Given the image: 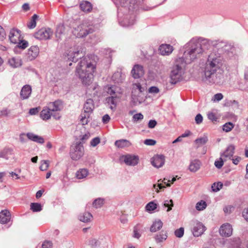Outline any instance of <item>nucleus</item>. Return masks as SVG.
<instances>
[{"label":"nucleus","instance_id":"4c0bfd02","mask_svg":"<svg viewBox=\"0 0 248 248\" xmlns=\"http://www.w3.org/2000/svg\"><path fill=\"white\" fill-rule=\"evenodd\" d=\"M207 203L204 201H201L198 202L196 205V209L198 211H202L206 208Z\"/></svg>","mask_w":248,"mask_h":248},{"label":"nucleus","instance_id":"864d4df0","mask_svg":"<svg viewBox=\"0 0 248 248\" xmlns=\"http://www.w3.org/2000/svg\"><path fill=\"white\" fill-rule=\"evenodd\" d=\"M226 160L224 158H221V156L219 158V160H216L215 162V166L218 169H220L223 165L224 161Z\"/></svg>","mask_w":248,"mask_h":248},{"label":"nucleus","instance_id":"774afa93","mask_svg":"<svg viewBox=\"0 0 248 248\" xmlns=\"http://www.w3.org/2000/svg\"><path fill=\"white\" fill-rule=\"evenodd\" d=\"M159 89L155 86H152V87H150L149 89V92L150 93H159Z\"/></svg>","mask_w":248,"mask_h":248},{"label":"nucleus","instance_id":"f3484780","mask_svg":"<svg viewBox=\"0 0 248 248\" xmlns=\"http://www.w3.org/2000/svg\"><path fill=\"white\" fill-rule=\"evenodd\" d=\"M39 49L37 46H31L28 50L26 54L27 59L29 61L34 60L38 55Z\"/></svg>","mask_w":248,"mask_h":248},{"label":"nucleus","instance_id":"7ed1b4c3","mask_svg":"<svg viewBox=\"0 0 248 248\" xmlns=\"http://www.w3.org/2000/svg\"><path fill=\"white\" fill-rule=\"evenodd\" d=\"M95 68V62L92 59V57H85L78 63L76 68V75L83 84L89 85L92 82L93 74Z\"/></svg>","mask_w":248,"mask_h":248},{"label":"nucleus","instance_id":"9b49d317","mask_svg":"<svg viewBox=\"0 0 248 248\" xmlns=\"http://www.w3.org/2000/svg\"><path fill=\"white\" fill-rule=\"evenodd\" d=\"M205 230L206 228L202 222L198 221L193 222L192 232L195 237L202 235Z\"/></svg>","mask_w":248,"mask_h":248},{"label":"nucleus","instance_id":"39448f33","mask_svg":"<svg viewBox=\"0 0 248 248\" xmlns=\"http://www.w3.org/2000/svg\"><path fill=\"white\" fill-rule=\"evenodd\" d=\"M93 31V26L88 22L84 21L81 24L75 27L72 31V33L76 37L82 38L85 37Z\"/></svg>","mask_w":248,"mask_h":248},{"label":"nucleus","instance_id":"8fccbe9b","mask_svg":"<svg viewBox=\"0 0 248 248\" xmlns=\"http://www.w3.org/2000/svg\"><path fill=\"white\" fill-rule=\"evenodd\" d=\"M184 234V229L183 227H181L178 229H177L174 232L175 235L178 238H181L183 236Z\"/></svg>","mask_w":248,"mask_h":248},{"label":"nucleus","instance_id":"338daca9","mask_svg":"<svg viewBox=\"0 0 248 248\" xmlns=\"http://www.w3.org/2000/svg\"><path fill=\"white\" fill-rule=\"evenodd\" d=\"M165 187L166 186H164L161 183L157 184V185H156V184H154V187L155 189V191L157 193L159 192V189H162L165 188Z\"/></svg>","mask_w":248,"mask_h":248},{"label":"nucleus","instance_id":"a878e982","mask_svg":"<svg viewBox=\"0 0 248 248\" xmlns=\"http://www.w3.org/2000/svg\"><path fill=\"white\" fill-rule=\"evenodd\" d=\"M168 237V233L166 231H162L156 233L154 237L156 243H160L165 241Z\"/></svg>","mask_w":248,"mask_h":248},{"label":"nucleus","instance_id":"c756f323","mask_svg":"<svg viewBox=\"0 0 248 248\" xmlns=\"http://www.w3.org/2000/svg\"><path fill=\"white\" fill-rule=\"evenodd\" d=\"M115 145L118 148H123L130 146L131 144L130 142L126 140H120L115 142Z\"/></svg>","mask_w":248,"mask_h":248},{"label":"nucleus","instance_id":"79ce46f5","mask_svg":"<svg viewBox=\"0 0 248 248\" xmlns=\"http://www.w3.org/2000/svg\"><path fill=\"white\" fill-rule=\"evenodd\" d=\"M112 79L115 82H122V76L121 74L119 72H117L114 73L112 77Z\"/></svg>","mask_w":248,"mask_h":248},{"label":"nucleus","instance_id":"052dcab7","mask_svg":"<svg viewBox=\"0 0 248 248\" xmlns=\"http://www.w3.org/2000/svg\"><path fill=\"white\" fill-rule=\"evenodd\" d=\"M100 142L99 138L96 137L93 138L90 142L91 146L93 147H95Z\"/></svg>","mask_w":248,"mask_h":248},{"label":"nucleus","instance_id":"a211bd4d","mask_svg":"<svg viewBox=\"0 0 248 248\" xmlns=\"http://www.w3.org/2000/svg\"><path fill=\"white\" fill-rule=\"evenodd\" d=\"M124 162L127 165L134 166L138 164L139 157L138 156L127 155L123 157Z\"/></svg>","mask_w":248,"mask_h":248},{"label":"nucleus","instance_id":"9d476101","mask_svg":"<svg viewBox=\"0 0 248 248\" xmlns=\"http://www.w3.org/2000/svg\"><path fill=\"white\" fill-rule=\"evenodd\" d=\"M53 34V31L49 28H42L34 33V37L38 40L50 39Z\"/></svg>","mask_w":248,"mask_h":248},{"label":"nucleus","instance_id":"2eb2a0df","mask_svg":"<svg viewBox=\"0 0 248 248\" xmlns=\"http://www.w3.org/2000/svg\"><path fill=\"white\" fill-rule=\"evenodd\" d=\"M164 162L165 156L162 155H155L152 158V164L157 169L162 167Z\"/></svg>","mask_w":248,"mask_h":248},{"label":"nucleus","instance_id":"6e6d98bb","mask_svg":"<svg viewBox=\"0 0 248 248\" xmlns=\"http://www.w3.org/2000/svg\"><path fill=\"white\" fill-rule=\"evenodd\" d=\"M53 244L51 241L46 240L45 241L42 245V248H52Z\"/></svg>","mask_w":248,"mask_h":248},{"label":"nucleus","instance_id":"72a5a7b5","mask_svg":"<svg viewBox=\"0 0 248 248\" xmlns=\"http://www.w3.org/2000/svg\"><path fill=\"white\" fill-rule=\"evenodd\" d=\"M13 154V150L11 149H5L0 151V157L4 158L6 159H9L11 155Z\"/></svg>","mask_w":248,"mask_h":248},{"label":"nucleus","instance_id":"0eeeda50","mask_svg":"<svg viewBox=\"0 0 248 248\" xmlns=\"http://www.w3.org/2000/svg\"><path fill=\"white\" fill-rule=\"evenodd\" d=\"M118 2L124 7H127L129 12L131 13V15L129 16H127L124 18V20L122 22L121 24L123 26H129L134 24L135 21V15L134 14L135 10L137 9H132V7L130 5H132V4H130L129 1L131 0H118Z\"/></svg>","mask_w":248,"mask_h":248},{"label":"nucleus","instance_id":"4468645a","mask_svg":"<svg viewBox=\"0 0 248 248\" xmlns=\"http://www.w3.org/2000/svg\"><path fill=\"white\" fill-rule=\"evenodd\" d=\"M21 32L17 29H12L9 35L10 42L13 44H16L20 41Z\"/></svg>","mask_w":248,"mask_h":248},{"label":"nucleus","instance_id":"4be33fe9","mask_svg":"<svg viewBox=\"0 0 248 248\" xmlns=\"http://www.w3.org/2000/svg\"><path fill=\"white\" fill-rule=\"evenodd\" d=\"M131 74L134 78H139L144 74L143 67L141 65H135L131 70Z\"/></svg>","mask_w":248,"mask_h":248},{"label":"nucleus","instance_id":"09e8293b","mask_svg":"<svg viewBox=\"0 0 248 248\" xmlns=\"http://www.w3.org/2000/svg\"><path fill=\"white\" fill-rule=\"evenodd\" d=\"M234 127L233 124L232 123H226L223 126V130L225 132H228L230 131Z\"/></svg>","mask_w":248,"mask_h":248},{"label":"nucleus","instance_id":"f8f14e48","mask_svg":"<svg viewBox=\"0 0 248 248\" xmlns=\"http://www.w3.org/2000/svg\"><path fill=\"white\" fill-rule=\"evenodd\" d=\"M223 245L228 248H240L241 241L239 237H233L224 240Z\"/></svg>","mask_w":248,"mask_h":248},{"label":"nucleus","instance_id":"c85d7f7f","mask_svg":"<svg viewBox=\"0 0 248 248\" xmlns=\"http://www.w3.org/2000/svg\"><path fill=\"white\" fill-rule=\"evenodd\" d=\"M76 177L78 179H82L85 178H91L93 177V174L90 171H76Z\"/></svg>","mask_w":248,"mask_h":248},{"label":"nucleus","instance_id":"aec40b11","mask_svg":"<svg viewBox=\"0 0 248 248\" xmlns=\"http://www.w3.org/2000/svg\"><path fill=\"white\" fill-rule=\"evenodd\" d=\"M11 215L10 211L5 209L0 212V223L5 224L8 223L11 220Z\"/></svg>","mask_w":248,"mask_h":248},{"label":"nucleus","instance_id":"4d7b16f0","mask_svg":"<svg viewBox=\"0 0 248 248\" xmlns=\"http://www.w3.org/2000/svg\"><path fill=\"white\" fill-rule=\"evenodd\" d=\"M18 46L22 49H25L28 46V43L27 41L25 40H21L19 41L18 43Z\"/></svg>","mask_w":248,"mask_h":248},{"label":"nucleus","instance_id":"f257e3e1","mask_svg":"<svg viewBox=\"0 0 248 248\" xmlns=\"http://www.w3.org/2000/svg\"><path fill=\"white\" fill-rule=\"evenodd\" d=\"M212 52L205 63L203 80L211 83L221 84L224 81V71L222 67L223 57L231 58L235 54V47L223 41L212 42Z\"/></svg>","mask_w":248,"mask_h":248},{"label":"nucleus","instance_id":"ea45409f","mask_svg":"<svg viewBox=\"0 0 248 248\" xmlns=\"http://www.w3.org/2000/svg\"><path fill=\"white\" fill-rule=\"evenodd\" d=\"M104 202V199L97 198L93 201V205L94 207H95L96 208H100L103 205Z\"/></svg>","mask_w":248,"mask_h":248},{"label":"nucleus","instance_id":"e433bc0d","mask_svg":"<svg viewBox=\"0 0 248 248\" xmlns=\"http://www.w3.org/2000/svg\"><path fill=\"white\" fill-rule=\"evenodd\" d=\"M31 209L34 212H40L42 210V206L39 203H31Z\"/></svg>","mask_w":248,"mask_h":248},{"label":"nucleus","instance_id":"37998d69","mask_svg":"<svg viewBox=\"0 0 248 248\" xmlns=\"http://www.w3.org/2000/svg\"><path fill=\"white\" fill-rule=\"evenodd\" d=\"M207 141V138L206 137L197 139L195 141L196 144L198 145V146H200L202 145L205 144Z\"/></svg>","mask_w":248,"mask_h":248},{"label":"nucleus","instance_id":"5fc2aeb1","mask_svg":"<svg viewBox=\"0 0 248 248\" xmlns=\"http://www.w3.org/2000/svg\"><path fill=\"white\" fill-rule=\"evenodd\" d=\"M10 113V110L7 108H4L0 111V117H7Z\"/></svg>","mask_w":248,"mask_h":248},{"label":"nucleus","instance_id":"5701e85b","mask_svg":"<svg viewBox=\"0 0 248 248\" xmlns=\"http://www.w3.org/2000/svg\"><path fill=\"white\" fill-rule=\"evenodd\" d=\"M235 149L234 145H229L226 150L221 154V158H224L226 160L227 158L231 159L234 153Z\"/></svg>","mask_w":248,"mask_h":248},{"label":"nucleus","instance_id":"f03ea898","mask_svg":"<svg viewBox=\"0 0 248 248\" xmlns=\"http://www.w3.org/2000/svg\"><path fill=\"white\" fill-rule=\"evenodd\" d=\"M210 47L209 41L205 39L193 38L186 44L181 49L183 55L176 60L175 65L171 72L170 83L174 85L180 81L182 79L184 69L186 65L200 57L203 52Z\"/></svg>","mask_w":248,"mask_h":248},{"label":"nucleus","instance_id":"680f3d73","mask_svg":"<svg viewBox=\"0 0 248 248\" xmlns=\"http://www.w3.org/2000/svg\"><path fill=\"white\" fill-rule=\"evenodd\" d=\"M208 118L212 121H217V118L216 114L213 112H209L207 114Z\"/></svg>","mask_w":248,"mask_h":248},{"label":"nucleus","instance_id":"e2e57ef3","mask_svg":"<svg viewBox=\"0 0 248 248\" xmlns=\"http://www.w3.org/2000/svg\"><path fill=\"white\" fill-rule=\"evenodd\" d=\"M195 120L196 123L198 124H199L202 123L203 118L201 114H198L196 116Z\"/></svg>","mask_w":248,"mask_h":248},{"label":"nucleus","instance_id":"6e6552de","mask_svg":"<svg viewBox=\"0 0 248 248\" xmlns=\"http://www.w3.org/2000/svg\"><path fill=\"white\" fill-rule=\"evenodd\" d=\"M84 154V150L81 142L71 146L70 151L71 158L74 160H79Z\"/></svg>","mask_w":248,"mask_h":248},{"label":"nucleus","instance_id":"69168bd1","mask_svg":"<svg viewBox=\"0 0 248 248\" xmlns=\"http://www.w3.org/2000/svg\"><path fill=\"white\" fill-rule=\"evenodd\" d=\"M6 37V33L4 29L0 26V40L2 41Z\"/></svg>","mask_w":248,"mask_h":248},{"label":"nucleus","instance_id":"c9c22d12","mask_svg":"<svg viewBox=\"0 0 248 248\" xmlns=\"http://www.w3.org/2000/svg\"><path fill=\"white\" fill-rule=\"evenodd\" d=\"M90 114L87 113H81L80 117V122H81L83 125H85L88 124Z\"/></svg>","mask_w":248,"mask_h":248},{"label":"nucleus","instance_id":"dca6fc26","mask_svg":"<svg viewBox=\"0 0 248 248\" xmlns=\"http://www.w3.org/2000/svg\"><path fill=\"white\" fill-rule=\"evenodd\" d=\"M48 106L44 107L40 113V117L44 120H48L51 116H53L55 119H59L60 116L53 115L52 112L49 109Z\"/></svg>","mask_w":248,"mask_h":248},{"label":"nucleus","instance_id":"20e7f679","mask_svg":"<svg viewBox=\"0 0 248 248\" xmlns=\"http://www.w3.org/2000/svg\"><path fill=\"white\" fill-rule=\"evenodd\" d=\"M144 91V87H142L140 83L133 84L131 99L134 105L140 104L144 101L143 93Z\"/></svg>","mask_w":248,"mask_h":248},{"label":"nucleus","instance_id":"603ef678","mask_svg":"<svg viewBox=\"0 0 248 248\" xmlns=\"http://www.w3.org/2000/svg\"><path fill=\"white\" fill-rule=\"evenodd\" d=\"M164 206L166 207H168L167 212L170 211L171 210L172 207L173 206V202L172 200H166L164 202Z\"/></svg>","mask_w":248,"mask_h":248},{"label":"nucleus","instance_id":"f704fd0d","mask_svg":"<svg viewBox=\"0 0 248 248\" xmlns=\"http://www.w3.org/2000/svg\"><path fill=\"white\" fill-rule=\"evenodd\" d=\"M38 16L34 14L31 17L30 21L28 23L27 26L30 29H33L36 27V20L38 19Z\"/></svg>","mask_w":248,"mask_h":248},{"label":"nucleus","instance_id":"b1692460","mask_svg":"<svg viewBox=\"0 0 248 248\" xmlns=\"http://www.w3.org/2000/svg\"><path fill=\"white\" fill-rule=\"evenodd\" d=\"M31 93V87L29 85L24 86L20 92V95L23 100L28 99Z\"/></svg>","mask_w":248,"mask_h":248},{"label":"nucleus","instance_id":"bf43d9fd","mask_svg":"<svg viewBox=\"0 0 248 248\" xmlns=\"http://www.w3.org/2000/svg\"><path fill=\"white\" fill-rule=\"evenodd\" d=\"M223 97V95L221 93H218L214 95L212 100L213 101H219L221 100Z\"/></svg>","mask_w":248,"mask_h":248},{"label":"nucleus","instance_id":"cd10ccee","mask_svg":"<svg viewBox=\"0 0 248 248\" xmlns=\"http://www.w3.org/2000/svg\"><path fill=\"white\" fill-rule=\"evenodd\" d=\"M80 9L84 12H90L92 9V4L88 1H82L80 4Z\"/></svg>","mask_w":248,"mask_h":248},{"label":"nucleus","instance_id":"393cba45","mask_svg":"<svg viewBox=\"0 0 248 248\" xmlns=\"http://www.w3.org/2000/svg\"><path fill=\"white\" fill-rule=\"evenodd\" d=\"M94 108L93 100L92 99H87L84 106V112L90 114L93 112Z\"/></svg>","mask_w":248,"mask_h":248},{"label":"nucleus","instance_id":"bb28decb","mask_svg":"<svg viewBox=\"0 0 248 248\" xmlns=\"http://www.w3.org/2000/svg\"><path fill=\"white\" fill-rule=\"evenodd\" d=\"M163 226V222L160 219H156L150 227V231L152 232H155L160 230Z\"/></svg>","mask_w":248,"mask_h":248},{"label":"nucleus","instance_id":"de8ad7c7","mask_svg":"<svg viewBox=\"0 0 248 248\" xmlns=\"http://www.w3.org/2000/svg\"><path fill=\"white\" fill-rule=\"evenodd\" d=\"M49 165V161L48 160H42L41 162L40 166V170H46Z\"/></svg>","mask_w":248,"mask_h":248},{"label":"nucleus","instance_id":"a18cd8bd","mask_svg":"<svg viewBox=\"0 0 248 248\" xmlns=\"http://www.w3.org/2000/svg\"><path fill=\"white\" fill-rule=\"evenodd\" d=\"M223 185L221 182L214 183L211 186L212 189L214 192L219 191L222 187Z\"/></svg>","mask_w":248,"mask_h":248},{"label":"nucleus","instance_id":"2f4dec72","mask_svg":"<svg viewBox=\"0 0 248 248\" xmlns=\"http://www.w3.org/2000/svg\"><path fill=\"white\" fill-rule=\"evenodd\" d=\"M201 162L199 160H192L189 166V170H198L200 169Z\"/></svg>","mask_w":248,"mask_h":248},{"label":"nucleus","instance_id":"58836bf2","mask_svg":"<svg viewBox=\"0 0 248 248\" xmlns=\"http://www.w3.org/2000/svg\"><path fill=\"white\" fill-rule=\"evenodd\" d=\"M157 208V204L154 202H149L145 206L146 210L148 212H151Z\"/></svg>","mask_w":248,"mask_h":248},{"label":"nucleus","instance_id":"7c9ffc66","mask_svg":"<svg viewBox=\"0 0 248 248\" xmlns=\"http://www.w3.org/2000/svg\"><path fill=\"white\" fill-rule=\"evenodd\" d=\"M9 64L14 68L19 67L22 64L21 60L19 58H12L8 61Z\"/></svg>","mask_w":248,"mask_h":248},{"label":"nucleus","instance_id":"1a4fd4ad","mask_svg":"<svg viewBox=\"0 0 248 248\" xmlns=\"http://www.w3.org/2000/svg\"><path fill=\"white\" fill-rule=\"evenodd\" d=\"M66 57L68 60L76 62L79 58L83 55L81 47L79 46H76L70 48L66 53Z\"/></svg>","mask_w":248,"mask_h":248},{"label":"nucleus","instance_id":"423d86ee","mask_svg":"<svg viewBox=\"0 0 248 248\" xmlns=\"http://www.w3.org/2000/svg\"><path fill=\"white\" fill-rule=\"evenodd\" d=\"M118 88L111 87L108 88V93L111 96L106 98V101L109 108L113 111L116 109L117 103L121 96V93L117 91Z\"/></svg>","mask_w":248,"mask_h":248},{"label":"nucleus","instance_id":"49530a36","mask_svg":"<svg viewBox=\"0 0 248 248\" xmlns=\"http://www.w3.org/2000/svg\"><path fill=\"white\" fill-rule=\"evenodd\" d=\"M234 207L232 205H227L223 208V211L226 215H230L234 210Z\"/></svg>","mask_w":248,"mask_h":248},{"label":"nucleus","instance_id":"ddd939ff","mask_svg":"<svg viewBox=\"0 0 248 248\" xmlns=\"http://www.w3.org/2000/svg\"><path fill=\"white\" fill-rule=\"evenodd\" d=\"M219 232L221 236L228 237L232 233V225L228 223L222 224L219 230Z\"/></svg>","mask_w":248,"mask_h":248},{"label":"nucleus","instance_id":"0e129e2a","mask_svg":"<svg viewBox=\"0 0 248 248\" xmlns=\"http://www.w3.org/2000/svg\"><path fill=\"white\" fill-rule=\"evenodd\" d=\"M144 143L147 145H154L156 143V141L152 139H146L144 141Z\"/></svg>","mask_w":248,"mask_h":248},{"label":"nucleus","instance_id":"412c9836","mask_svg":"<svg viewBox=\"0 0 248 248\" xmlns=\"http://www.w3.org/2000/svg\"><path fill=\"white\" fill-rule=\"evenodd\" d=\"M47 106L53 112L61 110L63 108V103L61 100H58L53 102H49Z\"/></svg>","mask_w":248,"mask_h":248},{"label":"nucleus","instance_id":"13d9d810","mask_svg":"<svg viewBox=\"0 0 248 248\" xmlns=\"http://www.w3.org/2000/svg\"><path fill=\"white\" fill-rule=\"evenodd\" d=\"M143 119V115L140 113H137L133 115V120L134 122H137L138 121L142 120Z\"/></svg>","mask_w":248,"mask_h":248},{"label":"nucleus","instance_id":"6ab92c4d","mask_svg":"<svg viewBox=\"0 0 248 248\" xmlns=\"http://www.w3.org/2000/svg\"><path fill=\"white\" fill-rule=\"evenodd\" d=\"M158 50L161 55L168 56L170 55L173 50V46L169 44H162L159 46Z\"/></svg>","mask_w":248,"mask_h":248},{"label":"nucleus","instance_id":"c03bdc74","mask_svg":"<svg viewBox=\"0 0 248 248\" xmlns=\"http://www.w3.org/2000/svg\"><path fill=\"white\" fill-rule=\"evenodd\" d=\"M138 226V225H137L136 226H134L133 228V237L137 239H139L141 236V233L140 232V229Z\"/></svg>","mask_w":248,"mask_h":248},{"label":"nucleus","instance_id":"3c124183","mask_svg":"<svg viewBox=\"0 0 248 248\" xmlns=\"http://www.w3.org/2000/svg\"><path fill=\"white\" fill-rule=\"evenodd\" d=\"M177 177V176H176L175 177L171 178V179L170 178L169 179L165 178H164L163 181L162 182H163L164 184H166L167 186H170V185L169 183L171 182V183H173L175 181H176Z\"/></svg>","mask_w":248,"mask_h":248},{"label":"nucleus","instance_id":"a19ab883","mask_svg":"<svg viewBox=\"0 0 248 248\" xmlns=\"http://www.w3.org/2000/svg\"><path fill=\"white\" fill-rule=\"evenodd\" d=\"M64 31V26L62 24L59 25L57 27V29H56V37L60 38L61 35L63 33Z\"/></svg>","mask_w":248,"mask_h":248},{"label":"nucleus","instance_id":"473e14b6","mask_svg":"<svg viewBox=\"0 0 248 248\" xmlns=\"http://www.w3.org/2000/svg\"><path fill=\"white\" fill-rule=\"evenodd\" d=\"M92 217V215L89 212H85L81 214L78 217L80 221L83 222H88L90 221Z\"/></svg>","mask_w":248,"mask_h":248}]
</instances>
